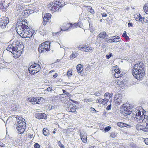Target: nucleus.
<instances>
[{
	"label": "nucleus",
	"instance_id": "393cba45",
	"mask_svg": "<svg viewBox=\"0 0 148 148\" xmlns=\"http://www.w3.org/2000/svg\"><path fill=\"white\" fill-rule=\"evenodd\" d=\"M73 106L74 107H72L71 109H70V110L69 111L75 113L76 112V106L75 105H74Z\"/></svg>",
	"mask_w": 148,
	"mask_h": 148
},
{
	"label": "nucleus",
	"instance_id": "c03bdc74",
	"mask_svg": "<svg viewBox=\"0 0 148 148\" xmlns=\"http://www.w3.org/2000/svg\"><path fill=\"white\" fill-rule=\"evenodd\" d=\"M137 16L138 17L139 20L140 21H141L142 20V17L141 16L140 14H138Z\"/></svg>",
	"mask_w": 148,
	"mask_h": 148
},
{
	"label": "nucleus",
	"instance_id": "774afa93",
	"mask_svg": "<svg viewBox=\"0 0 148 148\" xmlns=\"http://www.w3.org/2000/svg\"><path fill=\"white\" fill-rule=\"evenodd\" d=\"M135 144L132 143L130 144V145L131 147H133L134 148L135 147Z\"/></svg>",
	"mask_w": 148,
	"mask_h": 148
},
{
	"label": "nucleus",
	"instance_id": "a18cd8bd",
	"mask_svg": "<svg viewBox=\"0 0 148 148\" xmlns=\"http://www.w3.org/2000/svg\"><path fill=\"white\" fill-rule=\"evenodd\" d=\"M24 131L25 130H17V133L18 134H22L24 133Z\"/></svg>",
	"mask_w": 148,
	"mask_h": 148
},
{
	"label": "nucleus",
	"instance_id": "2eb2a0df",
	"mask_svg": "<svg viewBox=\"0 0 148 148\" xmlns=\"http://www.w3.org/2000/svg\"><path fill=\"white\" fill-rule=\"evenodd\" d=\"M16 49L13 52L14 53L13 54L14 55H15L16 58H18L21 55V54H22V51L18 49L17 46V49Z\"/></svg>",
	"mask_w": 148,
	"mask_h": 148
},
{
	"label": "nucleus",
	"instance_id": "c756f323",
	"mask_svg": "<svg viewBox=\"0 0 148 148\" xmlns=\"http://www.w3.org/2000/svg\"><path fill=\"white\" fill-rule=\"evenodd\" d=\"M58 117L60 119H64V115L62 113H61L58 114Z\"/></svg>",
	"mask_w": 148,
	"mask_h": 148
},
{
	"label": "nucleus",
	"instance_id": "603ef678",
	"mask_svg": "<svg viewBox=\"0 0 148 148\" xmlns=\"http://www.w3.org/2000/svg\"><path fill=\"white\" fill-rule=\"evenodd\" d=\"M67 75L69 76H70L72 75V72L71 71H68L67 73Z\"/></svg>",
	"mask_w": 148,
	"mask_h": 148
},
{
	"label": "nucleus",
	"instance_id": "8fccbe9b",
	"mask_svg": "<svg viewBox=\"0 0 148 148\" xmlns=\"http://www.w3.org/2000/svg\"><path fill=\"white\" fill-rule=\"evenodd\" d=\"M77 26H79L80 27H82V23L81 22H79L77 24Z\"/></svg>",
	"mask_w": 148,
	"mask_h": 148
},
{
	"label": "nucleus",
	"instance_id": "f3484780",
	"mask_svg": "<svg viewBox=\"0 0 148 148\" xmlns=\"http://www.w3.org/2000/svg\"><path fill=\"white\" fill-rule=\"evenodd\" d=\"M117 66H116V70L115 71V72H114V74L115 77L116 78H118L120 77H121L120 70L117 67Z\"/></svg>",
	"mask_w": 148,
	"mask_h": 148
},
{
	"label": "nucleus",
	"instance_id": "c9c22d12",
	"mask_svg": "<svg viewBox=\"0 0 148 148\" xmlns=\"http://www.w3.org/2000/svg\"><path fill=\"white\" fill-rule=\"evenodd\" d=\"M23 8V7L21 5L19 4H18L16 7V9L17 10H21Z\"/></svg>",
	"mask_w": 148,
	"mask_h": 148
},
{
	"label": "nucleus",
	"instance_id": "58836bf2",
	"mask_svg": "<svg viewBox=\"0 0 148 148\" xmlns=\"http://www.w3.org/2000/svg\"><path fill=\"white\" fill-rule=\"evenodd\" d=\"M62 91L63 92L64 94L65 95H66V96L69 97V96L70 95V94L69 92L66 91L64 90H63Z\"/></svg>",
	"mask_w": 148,
	"mask_h": 148
},
{
	"label": "nucleus",
	"instance_id": "0eeeda50",
	"mask_svg": "<svg viewBox=\"0 0 148 148\" xmlns=\"http://www.w3.org/2000/svg\"><path fill=\"white\" fill-rule=\"evenodd\" d=\"M9 22V19L8 17H3L0 18V27L3 29L5 28Z\"/></svg>",
	"mask_w": 148,
	"mask_h": 148
},
{
	"label": "nucleus",
	"instance_id": "412c9836",
	"mask_svg": "<svg viewBox=\"0 0 148 148\" xmlns=\"http://www.w3.org/2000/svg\"><path fill=\"white\" fill-rule=\"evenodd\" d=\"M74 105L72 104L71 102L70 101H69L68 103V104L67 105V106H66V110L67 111H70V109H71V108L73 107H74L73 106Z\"/></svg>",
	"mask_w": 148,
	"mask_h": 148
},
{
	"label": "nucleus",
	"instance_id": "ea45409f",
	"mask_svg": "<svg viewBox=\"0 0 148 148\" xmlns=\"http://www.w3.org/2000/svg\"><path fill=\"white\" fill-rule=\"evenodd\" d=\"M31 32L30 33V34L28 35L29 37H31L34 34L35 32V31L34 30H33L32 29H31Z\"/></svg>",
	"mask_w": 148,
	"mask_h": 148
},
{
	"label": "nucleus",
	"instance_id": "4468645a",
	"mask_svg": "<svg viewBox=\"0 0 148 148\" xmlns=\"http://www.w3.org/2000/svg\"><path fill=\"white\" fill-rule=\"evenodd\" d=\"M117 125L121 127H126L127 128H129L131 127L127 124L121 122L117 123Z\"/></svg>",
	"mask_w": 148,
	"mask_h": 148
},
{
	"label": "nucleus",
	"instance_id": "2f4dec72",
	"mask_svg": "<svg viewBox=\"0 0 148 148\" xmlns=\"http://www.w3.org/2000/svg\"><path fill=\"white\" fill-rule=\"evenodd\" d=\"M34 69L36 70V71H39L40 69V65L36 63V67Z\"/></svg>",
	"mask_w": 148,
	"mask_h": 148
},
{
	"label": "nucleus",
	"instance_id": "49530a36",
	"mask_svg": "<svg viewBox=\"0 0 148 148\" xmlns=\"http://www.w3.org/2000/svg\"><path fill=\"white\" fill-rule=\"evenodd\" d=\"M35 148H40V145L38 143H35L34 145Z\"/></svg>",
	"mask_w": 148,
	"mask_h": 148
},
{
	"label": "nucleus",
	"instance_id": "b1692460",
	"mask_svg": "<svg viewBox=\"0 0 148 148\" xmlns=\"http://www.w3.org/2000/svg\"><path fill=\"white\" fill-rule=\"evenodd\" d=\"M78 54L77 53L75 52L74 53H72V54L70 56V58L71 59H73L78 56Z\"/></svg>",
	"mask_w": 148,
	"mask_h": 148
},
{
	"label": "nucleus",
	"instance_id": "e2e57ef3",
	"mask_svg": "<svg viewBox=\"0 0 148 148\" xmlns=\"http://www.w3.org/2000/svg\"><path fill=\"white\" fill-rule=\"evenodd\" d=\"M33 136V134H29L28 136V137L29 138H31Z\"/></svg>",
	"mask_w": 148,
	"mask_h": 148
},
{
	"label": "nucleus",
	"instance_id": "cd10ccee",
	"mask_svg": "<svg viewBox=\"0 0 148 148\" xmlns=\"http://www.w3.org/2000/svg\"><path fill=\"white\" fill-rule=\"evenodd\" d=\"M11 110L14 111H18V106L16 105H14L11 107Z\"/></svg>",
	"mask_w": 148,
	"mask_h": 148
},
{
	"label": "nucleus",
	"instance_id": "864d4df0",
	"mask_svg": "<svg viewBox=\"0 0 148 148\" xmlns=\"http://www.w3.org/2000/svg\"><path fill=\"white\" fill-rule=\"evenodd\" d=\"M112 56V53H110L109 55H107L106 56V58L107 59H109L110 57Z\"/></svg>",
	"mask_w": 148,
	"mask_h": 148
},
{
	"label": "nucleus",
	"instance_id": "69168bd1",
	"mask_svg": "<svg viewBox=\"0 0 148 148\" xmlns=\"http://www.w3.org/2000/svg\"><path fill=\"white\" fill-rule=\"evenodd\" d=\"M90 109H91V111H95V112H96V113L97 112V111H96V110L95 109V108H92V107H91V108H90Z\"/></svg>",
	"mask_w": 148,
	"mask_h": 148
},
{
	"label": "nucleus",
	"instance_id": "f8f14e48",
	"mask_svg": "<svg viewBox=\"0 0 148 148\" xmlns=\"http://www.w3.org/2000/svg\"><path fill=\"white\" fill-rule=\"evenodd\" d=\"M35 117L38 119H46L47 118V116L45 113H36L35 114Z\"/></svg>",
	"mask_w": 148,
	"mask_h": 148
},
{
	"label": "nucleus",
	"instance_id": "7c9ffc66",
	"mask_svg": "<svg viewBox=\"0 0 148 148\" xmlns=\"http://www.w3.org/2000/svg\"><path fill=\"white\" fill-rule=\"evenodd\" d=\"M145 12L147 13V12L148 11V3L145 4L143 7Z\"/></svg>",
	"mask_w": 148,
	"mask_h": 148
},
{
	"label": "nucleus",
	"instance_id": "9d476101",
	"mask_svg": "<svg viewBox=\"0 0 148 148\" xmlns=\"http://www.w3.org/2000/svg\"><path fill=\"white\" fill-rule=\"evenodd\" d=\"M79 49L82 51H84L87 52H91L93 50V48L90 47L88 45H85L84 47H81Z\"/></svg>",
	"mask_w": 148,
	"mask_h": 148
},
{
	"label": "nucleus",
	"instance_id": "aec40b11",
	"mask_svg": "<svg viewBox=\"0 0 148 148\" xmlns=\"http://www.w3.org/2000/svg\"><path fill=\"white\" fill-rule=\"evenodd\" d=\"M115 82L117 85L120 86L121 87L124 85L123 82L121 79L117 80Z\"/></svg>",
	"mask_w": 148,
	"mask_h": 148
},
{
	"label": "nucleus",
	"instance_id": "a878e982",
	"mask_svg": "<svg viewBox=\"0 0 148 148\" xmlns=\"http://www.w3.org/2000/svg\"><path fill=\"white\" fill-rule=\"evenodd\" d=\"M70 29H73L75 28H76L77 26V24L76 23L73 24L70 23Z\"/></svg>",
	"mask_w": 148,
	"mask_h": 148
},
{
	"label": "nucleus",
	"instance_id": "a19ab883",
	"mask_svg": "<svg viewBox=\"0 0 148 148\" xmlns=\"http://www.w3.org/2000/svg\"><path fill=\"white\" fill-rule=\"evenodd\" d=\"M0 8L3 10L5 9V7L3 6V3H0Z\"/></svg>",
	"mask_w": 148,
	"mask_h": 148
},
{
	"label": "nucleus",
	"instance_id": "1a4fd4ad",
	"mask_svg": "<svg viewBox=\"0 0 148 148\" xmlns=\"http://www.w3.org/2000/svg\"><path fill=\"white\" fill-rule=\"evenodd\" d=\"M51 17V15L49 13H47L45 14L43 17V21L42 22L43 25H45L47 22L50 19Z\"/></svg>",
	"mask_w": 148,
	"mask_h": 148
},
{
	"label": "nucleus",
	"instance_id": "338daca9",
	"mask_svg": "<svg viewBox=\"0 0 148 148\" xmlns=\"http://www.w3.org/2000/svg\"><path fill=\"white\" fill-rule=\"evenodd\" d=\"M111 128V127L110 126H107L105 127L104 130H110Z\"/></svg>",
	"mask_w": 148,
	"mask_h": 148
},
{
	"label": "nucleus",
	"instance_id": "052dcab7",
	"mask_svg": "<svg viewBox=\"0 0 148 148\" xmlns=\"http://www.w3.org/2000/svg\"><path fill=\"white\" fill-rule=\"evenodd\" d=\"M107 42L108 43H111L112 42V38H111L110 39H109L108 41Z\"/></svg>",
	"mask_w": 148,
	"mask_h": 148
},
{
	"label": "nucleus",
	"instance_id": "09e8293b",
	"mask_svg": "<svg viewBox=\"0 0 148 148\" xmlns=\"http://www.w3.org/2000/svg\"><path fill=\"white\" fill-rule=\"evenodd\" d=\"M94 94L97 96H99L101 95L100 93L97 92H95Z\"/></svg>",
	"mask_w": 148,
	"mask_h": 148
},
{
	"label": "nucleus",
	"instance_id": "f03ea898",
	"mask_svg": "<svg viewBox=\"0 0 148 148\" xmlns=\"http://www.w3.org/2000/svg\"><path fill=\"white\" fill-rule=\"evenodd\" d=\"M144 67V64L140 61L137 62L133 66L132 69V74L138 80H142L144 76V71L143 69Z\"/></svg>",
	"mask_w": 148,
	"mask_h": 148
},
{
	"label": "nucleus",
	"instance_id": "473e14b6",
	"mask_svg": "<svg viewBox=\"0 0 148 148\" xmlns=\"http://www.w3.org/2000/svg\"><path fill=\"white\" fill-rule=\"evenodd\" d=\"M43 134L45 136H46L49 134V130H42Z\"/></svg>",
	"mask_w": 148,
	"mask_h": 148
},
{
	"label": "nucleus",
	"instance_id": "f257e3e1",
	"mask_svg": "<svg viewBox=\"0 0 148 148\" xmlns=\"http://www.w3.org/2000/svg\"><path fill=\"white\" fill-rule=\"evenodd\" d=\"M16 31L18 34L22 38H30L29 35L30 34L32 30L29 27L28 24L25 21L20 23L16 27Z\"/></svg>",
	"mask_w": 148,
	"mask_h": 148
},
{
	"label": "nucleus",
	"instance_id": "e433bc0d",
	"mask_svg": "<svg viewBox=\"0 0 148 148\" xmlns=\"http://www.w3.org/2000/svg\"><path fill=\"white\" fill-rule=\"evenodd\" d=\"M36 63H34V64L31 65L28 68L29 71H30L32 69H35L36 67Z\"/></svg>",
	"mask_w": 148,
	"mask_h": 148
},
{
	"label": "nucleus",
	"instance_id": "ddd939ff",
	"mask_svg": "<svg viewBox=\"0 0 148 148\" xmlns=\"http://www.w3.org/2000/svg\"><path fill=\"white\" fill-rule=\"evenodd\" d=\"M70 23H65L63 24L61 28V31H66L70 29Z\"/></svg>",
	"mask_w": 148,
	"mask_h": 148
},
{
	"label": "nucleus",
	"instance_id": "13d9d810",
	"mask_svg": "<svg viewBox=\"0 0 148 148\" xmlns=\"http://www.w3.org/2000/svg\"><path fill=\"white\" fill-rule=\"evenodd\" d=\"M116 70V67H113L112 68V71L113 73H114V72H115V71Z\"/></svg>",
	"mask_w": 148,
	"mask_h": 148
},
{
	"label": "nucleus",
	"instance_id": "72a5a7b5",
	"mask_svg": "<svg viewBox=\"0 0 148 148\" xmlns=\"http://www.w3.org/2000/svg\"><path fill=\"white\" fill-rule=\"evenodd\" d=\"M88 10L92 14H93L95 13L93 10L92 8V7L90 6H88Z\"/></svg>",
	"mask_w": 148,
	"mask_h": 148
},
{
	"label": "nucleus",
	"instance_id": "5701e85b",
	"mask_svg": "<svg viewBox=\"0 0 148 148\" xmlns=\"http://www.w3.org/2000/svg\"><path fill=\"white\" fill-rule=\"evenodd\" d=\"M99 35V37L102 38H104L108 36L107 35L106 33L105 32L101 33Z\"/></svg>",
	"mask_w": 148,
	"mask_h": 148
},
{
	"label": "nucleus",
	"instance_id": "0e129e2a",
	"mask_svg": "<svg viewBox=\"0 0 148 148\" xmlns=\"http://www.w3.org/2000/svg\"><path fill=\"white\" fill-rule=\"evenodd\" d=\"M5 146V145L2 142H0V146L2 147H4Z\"/></svg>",
	"mask_w": 148,
	"mask_h": 148
},
{
	"label": "nucleus",
	"instance_id": "20e7f679",
	"mask_svg": "<svg viewBox=\"0 0 148 148\" xmlns=\"http://www.w3.org/2000/svg\"><path fill=\"white\" fill-rule=\"evenodd\" d=\"M122 110V114L124 116H129V117L130 116H132V119H135V118L137 119V117H138V116H137V113L136 112H135V114L132 115L133 112L131 113L132 109L130 108V106H125L123 108Z\"/></svg>",
	"mask_w": 148,
	"mask_h": 148
},
{
	"label": "nucleus",
	"instance_id": "37998d69",
	"mask_svg": "<svg viewBox=\"0 0 148 148\" xmlns=\"http://www.w3.org/2000/svg\"><path fill=\"white\" fill-rule=\"evenodd\" d=\"M103 100L102 99H99L98 100V103H100L102 104H104Z\"/></svg>",
	"mask_w": 148,
	"mask_h": 148
},
{
	"label": "nucleus",
	"instance_id": "a211bd4d",
	"mask_svg": "<svg viewBox=\"0 0 148 148\" xmlns=\"http://www.w3.org/2000/svg\"><path fill=\"white\" fill-rule=\"evenodd\" d=\"M145 115L143 114L141 116H138V117H137V121L140 123L143 122L145 118Z\"/></svg>",
	"mask_w": 148,
	"mask_h": 148
},
{
	"label": "nucleus",
	"instance_id": "680f3d73",
	"mask_svg": "<svg viewBox=\"0 0 148 148\" xmlns=\"http://www.w3.org/2000/svg\"><path fill=\"white\" fill-rule=\"evenodd\" d=\"M60 32H57L56 33H54L53 34V35L54 36H56V35H60Z\"/></svg>",
	"mask_w": 148,
	"mask_h": 148
},
{
	"label": "nucleus",
	"instance_id": "7ed1b4c3",
	"mask_svg": "<svg viewBox=\"0 0 148 148\" xmlns=\"http://www.w3.org/2000/svg\"><path fill=\"white\" fill-rule=\"evenodd\" d=\"M63 2L61 1H54L53 2L49 4L48 6L49 9H51V11L54 12L58 11L60 10L61 7H62L64 4L62 3Z\"/></svg>",
	"mask_w": 148,
	"mask_h": 148
},
{
	"label": "nucleus",
	"instance_id": "4d7b16f0",
	"mask_svg": "<svg viewBox=\"0 0 148 148\" xmlns=\"http://www.w3.org/2000/svg\"><path fill=\"white\" fill-rule=\"evenodd\" d=\"M144 142L146 144L148 145V138L145 139Z\"/></svg>",
	"mask_w": 148,
	"mask_h": 148
},
{
	"label": "nucleus",
	"instance_id": "3c124183",
	"mask_svg": "<svg viewBox=\"0 0 148 148\" xmlns=\"http://www.w3.org/2000/svg\"><path fill=\"white\" fill-rule=\"evenodd\" d=\"M103 102H104V104H105L106 103H107L109 101V100L108 99L105 98L103 99Z\"/></svg>",
	"mask_w": 148,
	"mask_h": 148
},
{
	"label": "nucleus",
	"instance_id": "de8ad7c7",
	"mask_svg": "<svg viewBox=\"0 0 148 148\" xmlns=\"http://www.w3.org/2000/svg\"><path fill=\"white\" fill-rule=\"evenodd\" d=\"M110 136L111 137H112V138H114L116 136V135L115 133L112 132L111 133Z\"/></svg>",
	"mask_w": 148,
	"mask_h": 148
},
{
	"label": "nucleus",
	"instance_id": "6e6d98bb",
	"mask_svg": "<svg viewBox=\"0 0 148 148\" xmlns=\"http://www.w3.org/2000/svg\"><path fill=\"white\" fill-rule=\"evenodd\" d=\"M52 87H49L48 88H47V91L49 92L51 91H51L52 90Z\"/></svg>",
	"mask_w": 148,
	"mask_h": 148
},
{
	"label": "nucleus",
	"instance_id": "c85d7f7f",
	"mask_svg": "<svg viewBox=\"0 0 148 148\" xmlns=\"http://www.w3.org/2000/svg\"><path fill=\"white\" fill-rule=\"evenodd\" d=\"M38 50L39 52H44L45 51V50H44V48H43L42 46L41 45V44L39 47Z\"/></svg>",
	"mask_w": 148,
	"mask_h": 148
},
{
	"label": "nucleus",
	"instance_id": "6e6552de",
	"mask_svg": "<svg viewBox=\"0 0 148 148\" xmlns=\"http://www.w3.org/2000/svg\"><path fill=\"white\" fill-rule=\"evenodd\" d=\"M17 43H16V42H13L12 45H8L6 48V50L11 52L13 54V52L17 49V47L18 46Z\"/></svg>",
	"mask_w": 148,
	"mask_h": 148
},
{
	"label": "nucleus",
	"instance_id": "423d86ee",
	"mask_svg": "<svg viewBox=\"0 0 148 148\" xmlns=\"http://www.w3.org/2000/svg\"><path fill=\"white\" fill-rule=\"evenodd\" d=\"M26 123L24 121H18L14 125V127L17 130H25Z\"/></svg>",
	"mask_w": 148,
	"mask_h": 148
},
{
	"label": "nucleus",
	"instance_id": "39448f33",
	"mask_svg": "<svg viewBox=\"0 0 148 148\" xmlns=\"http://www.w3.org/2000/svg\"><path fill=\"white\" fill-rule=\"evenodd\" d=\"M16 119V121L17 122L18 121H25L24 119L22 118V117L18 116H16V117L14 116L11 117L10 116L8 119L6 123H5L6 126L7 125L9 124L10 123H12L11 121L13 120H15Z\"/></svg>",
	"mask_w": 148,
	"mask_h": 148
},
{
	"label": "nucleus",
	"instance_id": "bf43d9fd",
	"mask_svg": "<svg viewBox=\"0 0 148 148\" xmlns=\"http://www.w3.org/2000/svg\"><path fill=\"white\" fill-rule=\"evenodd\" d=\"M127 34H126V31H124V32L123 33V34L122 35V36L124 37H125L126 36H127Z\"/></svg>",
	"mask_w": 148,
	"mask_h": 148
},
{
	"label": "nucleus",
	"instance_id": "6ab92c4d",
	"mask_svg": "<svg viewBox=\"0 0 148 148\" xmlns=\"http://www.w3.org/2000/svg\"><path fill=\"white\" fill-rule=\"evenodd\" d=\"M82 67V65L80 64H78L77 66V72L78 73H81L82 72V71L83 70V68Z\"/></svg>",
	"mask_w": 148,
	"mask_h": 148
},
{
	"label": "nucleus",
	"instance_id": "4c0bfd02",
	"mask_svg": "<svg viewBox=\"0 0 148 148\" xmlns=\"http://www.w3.org/2000/svg\"><path fill=\"white\" fill-rule=\"evenodd\" d=\"M84 101L85 102H86V103H88L90 102H92L93 101V100L92 99L90 98L89 99H84Z\"/></svg>",
	"mask_w": 148,
	"mask_h": 148
},
{
	"label": "nucleus",
	"instance_id": "4be33fe9",
	"mask_svg": "<svg viewBox=\"0 0 148 148\" xmlns=\"http://www.w3.org/2000/svg\"><path fill=\"white\" fill-rule=\"evenodd\" d=\"M111 38H112L113 42H119V40H118L120 38V37L117 36H112Z\"/></svg>",
	"mask_w": 148,
	"mask_h": 148
},
{
	"label": "nucleus",
	"instance_id": "9b49d317",
	"mask_svg": "<svg viewBox=\"0 0 148 148\" xmlns=\"http://www.w3.org/2000/svg\"><path fill=\"white\" fill-rule=\"evenodd\" d=\"M50 42L49 41H46L44 43L41 44V45L44 48L45 51H48L50 49Z\"/></svg>",
	"mask_w": 148,
	"mask_h": 148
},
{
	"label": "nucleus",
	"instance_id": "bb28decb",
	"mask_svg": "<svg viewBox=\"0 0 148 148\" xmlns=\"http://www.w3.org/2000/svg\"><path fill=\"white\" fill-rule=\"evenodd\" d=\"M41 99H42V97H36L37 100L35 101V103L36 104H40L41 103Z\"/></svg>",
	"mask_w": 148,
	"mask_h": 148
},
{
	"label": "nucleus",
	"instance_id": "dca6fc26",
	"mask_svg": "<svg viewBox=\"0 0 148 148\" xmlns=\"http://www.w3.org/2000/svg\"><path fill=\"white\" fill-rule=\"evenodd\" d=\"M80 136L82 141L84 143H87V140L86 134L84 133V134L83 135V133H81V132H80Z\"/></svg>",
	"mask_w": 148,
	"mask_h": 148
},
{
	"label": "nucleus",
	"instance_id": "f704fd0d",
	"mask_svg": "<svg viewBox=\"0 0 148 148\" xmlns=\"http://www.w3.org/2000/svg\"><path fill=\"white\" fill-rule=\"evenodd\" d=\"M29 73H30L32 74H34L35 73H38L39 71H36V70L35 69H32L30 70V71H29Z\"/></svg>",
	"mask_w": 148,
	"mask_h": 148
},
{
	"label": "nucleus",
	"instance_id": "79ce46f5",
	"mask_svg": "<svg viewBox=\"0 0 148 148\" xmlns=\"http://www.w3.org/2000/svg\"><path fill=\"white\" fill-rule=\"evenodd\" d=\"M58 143L59 146L61 148H64V146L62 144L60 141H59L58 142Z\"/></svg>",
	"mask_w": 148,
	"mask_h": 148
},
{
	"label": "nucleus",
	"instance_id": "5fc2aeb1",
	"mask_svg": "<svg viewBox=\"0 0 148 148\" xmlns=\"http://www.w3.org/2000/svg\"><path fill=\"white\" fill-rule=\"evenodd\" d=\"M111 108V105L110 104L108 105V106H107L106 109L107 110H110Z\"/></svg>",
	"mask_w": 148,
	"mask_h": 148
}]
</instances>
